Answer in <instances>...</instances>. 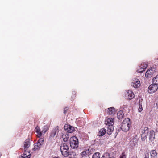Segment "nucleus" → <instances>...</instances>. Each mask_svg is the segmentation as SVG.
Segmentation results:
<instances>
[{"mask_svg":"<svg viewBox=\"0 0 158 158\" xmlns=\"http://www.w3.org/2000/svg\"><path fill=\"white\" fill-rule=\"evenodd\" d=\"M114 119L112 118H108L106 119L105 124L107 128V133L110 135L114 130L113 124H114Z\"/></svg>","mask_w":158,"mask_h":158,"instance_id":"obj_1","label":"nucleus"},{"mask_svg":"<svg viewBox=\"0 0 158 158\" xmlns=\"http://www.w3.org/2000/svg\"><path fill=\"white\" fill-rule=\"evenodd\" d=\"M131 124L130 119L128 118H126L122 122L121 128L123 131L127 132L129 130Z\"/></svg>","mask_w":158,"mask_h":158,"instance_id":"obj_2","label":"nucleus"},{"mask_svg":"<svg viewBox=\"0 0 158 158\" xmlns=\"http://www.w3.org/2000/svg\"><path fill=\"white\" fill-rule=\"evenodd\" d=\"M60 149L61 153L64 156L67 157L69 155V148L66 143L61 144Z\"/></svg>","mask_w":158,"mask_h":158,"instance_id":"obj_3","label":"nucleus"},{"mask_svg":"<svg viewBox=\"0 0 158 158\" xmlns=\"http://www.w3.org/2000/svg\"><path fill=\"white\" fill-rule=\"evenodd\" d=\"M70 146L73 149H75L78 146L79 142L77 138L75 136H73L70 139Z\"/></svg>","mask_w":158,"mask_h":158,"instance_id":"obj_4","label":"nucleus"},{"mask_svg":"<svg viewBox=\"0 0 158 158\" xmlns=\"http://www.w3.org/2000/svg\"><path fill=\"white\" fill-rule=\"evenodd\" d=\"M44 140L43 139H40L38 141L36 144H35L34 148L32 150L35 151L39 149L43 144Z\"/></svg>","mask_w":158,"mask_h":158,"instance_id":"obj_5","label":"nucleus"},{"mask_svg":"<svg viewBox=\"0 0 158 158\" xmlns=\"http://www.w3.org/2000/svg\"><path fill=\"white\" fill-rule=\"evenodd\" d=\"M157 85L153 84L150 85L148 88V92L150 93H152L155 92L158 89Z\"/></svg>","mask_w":158,"mask_h":158,"instance_id":"obj_6","label":"nucleus"},{"mask_svg":"<svg viewBox=\"0 0 158 158\" xmlns=\"http://www.w3.org/2000/svg\"><path fill=\"white\" fill-rule=\"evenodd\" d=\"M155 72V69L154 68H151L146 72L145 76L148 77H150L152 76Z\"/></svg>","mask_w":158,"mask_h":158,"instance_id":"obj_7","label":"nucleus"},{"mask_svg":"<svg viewBox=\"0 0 158 158\" xmlns=\"http://www.w3.org/2000/svg\"><path fill=\"white\" fill-rule=\"evenodd\" d=\"M140 85V82L139 80L136 78H134L132 81L131 86L135 88H137L139 87Z\"/></svg>","mask_w":158,"mask_h":158,"instance_id":"obj_8","label":"nucleus"},{"mask_svg":"<svg viewBox=\"0 0 158 158\" xmlns=\"http://www.w3.org/2000/svg\"><path fill=\"white\" fill-rule=\"evenodd\" d=\"M31 140L29 139H27L23 143V147L25 151H26L31 145Z\"/></svg>","mask_w":158,"mask_h":158,"instance_id":"obj_9","label":"nucleus"},{"mask_svg":"<svg viewBox=\"0 0 158 158\" xmlns=\"http://www.w3.org/2000/svg\"><path fill=\"white\" fill-rule=\"evenodd\" d=\"M64 128L67 132L69 133H72L74 131V128L73 127L67 124L64 125Z\"/></svg>","mask_w":158,"mask_h":158,"instance_id":"obj_10","label":"nucleus"},{"mask_svg":"<svg viewBox=\"0 0 158 158\" xmlns=\"http://www.w3.org/2000/svg\"><path fill=\"white\" fill-rule=\"evenodd\" d=\"M135 95L134 94L132 91L129 90L127 93L126 95V97L128 99H131L134 97Z\"/></svg>","mask_w":158,"mask_h":158,"instance_id":"obj_11","label":"nucleus"},{"mask_svg":"<svg viewBox=\"0 0 158 158\" xmlns=\"http://www.w3.org/2000/svg\"><path fill=\"white\" fill-rule=\"evenodd\" d=\"M150 158H158L157 153L155 150H152L150 152Z\"/></svg>","mask_w":158,"mask_h":158,"instance_id":"obj_12","label":"nucleus"},{"mask_svg":"<svg viewBox=\"0 0 158 158\" xmlns=\"http://www.w3.org/2000/svg\"><path fill=\"white\" fill-rule=\"evenodd\" d=\"M155 132L152 130L150 131L149 139L150 141L152 142L154 141L155 138Z\"/></svg>","mask_w":158,"mask_h":158,"instance_id":"obj_13","label":"nucleus"},{"mask_svg":"<svg viewBox=\"0 0 158 158\" xmlns=\"http://www.w3.org/2000/svg\"><path fill=\"white\" fill-rule=\"evenodd\" d=\"M59 129L58 127L54 128L51 133L50 136L54 137L59 132Z\"/></svg>","mask_w":158,"mask_h":158,"instance_id":"obj_14","label":"nucleus"},{"mask_svg":"<svg viewBox=\"0 0 158 158\" xmlns=\"http://www.w3.org/2000/svg\"><path fill=\"white\" fill-rule=\"evenodd\" d=\"M91 154V153H90L89 150L88 149L82 152L81 153V155L82 157H85L86 156V155L89 156Z\"/></svg>","mask_w":158,"mask_h":158,"instance_id":"obj_15","label":"nucleus"},{"mask_svg":"<svg viewBox=\"0 0 158 158\" xmlns=\"http://www.w3.org/2000/svg\"><path fill=\"white\" fill-rule=\"evenodd\" d=\"M106 112L109 114H114L115 112V109L113 107L109 108L106 110Z\"/></svg>","mask_w":158,"mask_h":158,"instance_id":"obj_16","label":"nucleus"},{"mask_svg":"<svg viewBox=\"0 0 158 158\" xmlns=\"http://www.w3.org/2000/svg\"><path fill=\"white\" fill-rule=\"evenodd\" d=\"M35 129V131L37 133V136L38 137H40L42 135L43 133L42 132V131H40V130L39 127L38 126H37L36 127Z\"/></svg>","mask_w":158,"mask_h":158,"instance_id":"obj_17","label":"nucleus"},{"mask_svg":"<svg viewBox=\"0 0 158 158\" xmlns=\"http://www.w3.org/2000/svg\"><path fill=\"white\" fill-rule=\"evenodd\" d=\"M124 114L123 111H119L117 114V117L119 119H121L123 118Z\"/></svg>","mask_w":158,"mask_h":158,"instance_id":"obj_18","label":"nucleus"},{"mask_svg":"<svg viewBox=\"0 0 158 158\" xmlns=\"http://www.w3.org/2000/svg\"><path fill=\"white\" fill-rule=\"evenodd\" d=\"M148 132V129L147 127H145L142 131V135L147 136Z\"/></svg>","mask_w":158,"mask_h":158,"instance_id":"obj_19","label":"nucleus"},{"mask_svg":"<svg viewBox=\"0 0 158 158\" xmlns=\"http://www.w3.org/2000/svg\"><path fill=\"white\" fill-rule=\"evenodd\" d=\"M106 132V129L103 128L101 129L98 133V135L100 136H102Z\"/></svg>","mask_w":158,"mask_h":158,"instance_id":"obj_20","label":"nucleus"},{"mask_svg":"<svg viewBox=\"0 0 158 158\" xmlns=\"http://www.w3.org/2000/svg\"><path fill=\"white\" fill-rule=\"evenodd\" d=\"M69 138V136L68 134H64L62 135V138L64 142L67 141Z\"/></svg>","mask_w":158,"mask_h":158,"instance_id":"obj_21","label":"nucleus"},{"mask_svg":"<svg viewBox=\"0 0 158 158\" xmlns=\"http://www.w3.org/2000/svg\"><path fill=\"white\" fill-rule=\"evenodd\" d=\"M152 82L153 84L158 85V75L156 76L153 78L152 80Z\"/></svg>","mask_w":158,"mask_h":158,"instance_id":"obj_22","label":"nucleus"},{"mask_svg":"<svg viewBox=\"0 0 158 158\" xmlns=\"http://www.w3.org/2000/svg\"><path fill=\"white\" fill-rule=\"evenodd\" d=\"M49 129V127L48 126L45 125L42 128V132L45 134V132Z\"/></svg>","mask_w":158,"mask_h":158,"instance_id":"obj_23","label":"nucleus"},{"mask_svg":"<svg viewBox=\"0 0 158 158\" xmlns=\"http://www.w3.org/2000/svg\"><path fill=\"white\" fill-rule=\"evenodd\" d=\"M76 155V154L74 152H69V155L67 156H69L70 158H73L74 156Z\"/></svg>","mask_w":158,"mask_h":158,"instance_id":"obj_24","label":"nucleus"},{"mask_svg":"<svg viewBox=\"0 0 158 158\" xmlns=\"http://www.w3.org/2000/svg\"><path fill=\"white\" fill-rule=\"evenodd\" d=\"M101 158H113L110 157L109 153H106L103 154Z\"/></svg>","mask_w":158,"mask_h":158,"instance_id":"obj_25","label":"nucleus"},{"mask_svg":"<svg viewBox=\"0 0 158 158\" xmlns=\"http://www.w3.org/2000/svg\"><path fill=\"white\" fill-rule=\"evenodd\" d=\"M148 65V63L147 62H145L141 64L140 67H142L143 69H145L147 68Z\"/></svg>","mask_w":158,"mask_h":158,"instance_id":"obj_26","label":"nucleus"},{"mask_svg":"<svg viewBox=\"0 0 158 158\" xmlns=\"http://www.w3.org/2000/svg\"><path fill=\"white\" fill-rule=\"evenodd\" d=\"M31 156V155L30 154L27 155L26 154L24 153L19 158H30Z\"/></svg>","mask_w":158,"mask_h":158,"instance_id":"obj_27","label":"nucleus"},{"mask_svg":"<svg viewBox=\"0 0 158 158\" xmlns=\"http://www.w3.org/2000/svg\"><path fill=\"white\" fill-rule=\"evenodd\" d=\"M92 158H100L99 153L98 152H96L93 154Z\"/></svg>","mask_w":158,"mask_h":158,"instance_id":"obj_28","label":"nucleus"},{"mask_svg":"<svg viewBox=\"0 0 158 158\" xmlns=\"http://www.w3.org/2000/svg\"><path fill=\"white\" fill-rule=\"evenodd\" d=\"M143 110V108L142 107V104L140 102L139 103V108L138 109L139 112H141Z\"/></svg>","mask_w":158,"mask_h":158,"instance_id":"obj_29","label":"nucleus"},{"mask_svg":"<svg viewBox=\"0 0 158 158\" xmlns=\"http://www.w3.org/2000/svg\"><path fill=\"white\" fill-rule=\"evenodd\" d=\"M145 70V69H143V67H140V69H139L137 70V71L139 73H142L143 71H144Z\"/></svg>","mask_w":158,"mask_h":158,"instance_id":"obj_30","label":"nucleus"},{"mask_svg":"<svg viewBox=\"0 0 158 158\" xmlns=\"http://www.w3.org/2000/svg\"><path fill=\"white\" fill-rule=\"evenodd\" d=\"M120 158H126V155L124 152H123L121 155Z\"/></svg>","mask_w":158,"mask_h":158,"instance_id":"obj_31","label":"nucleus"},{"mask_svg":"<svg viewBox=\"0 0 158 158\" xmlns=\"http://www.w3.org/2000/svg\"><path fill=\"white\" fill-rule=\"evenodd\" d=\"M147 136H144L141 135L142 137V141H144L145 140V139H146Z\"/></svg>","mask_w":158,"mask_h":158,"instance_id":"obj_32","label":"nucleus"},{"mask_svg":"<svg viewBox=\"0 0 158 158\" xmlns=\"http://www.w3.org/2000/svg\"><path fill=\"white\" fill-rule=\"evenodd\" d=\"M68 109L67 107L65 108L64 109V113H66V111L68 110Z\"/></svg>","mask_w":158,"mask_h":158,"instance_id":"obj_33","label":"nucleus"},{"mask_svg":"<svg viewBox=\"0 0 158 158\" xmlns=\"http://www.w3.org/2000/svg\"><path fill=\"white\" fill-rule=\"evenodd\" d=\"M144 158H149V156L148 154H146Z\"/></svg>","mask_w":158,"mask_h":158,"instance_id":"obj_34","label":"nucleus"}]
</instances>
